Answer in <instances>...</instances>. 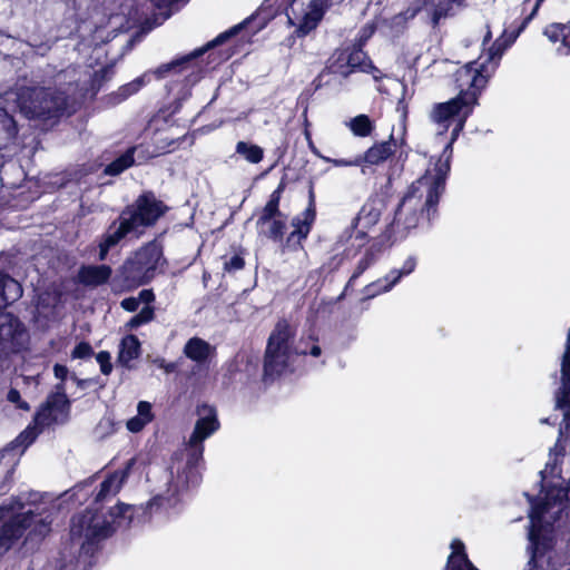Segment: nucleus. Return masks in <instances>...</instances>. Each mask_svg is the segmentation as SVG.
I'll use <instances>...</instances> for the list:
<instances>
[{
	"label": "nucleus",
	"instance_id": "nucleus-1",
	"mask_svg": "<svg viewBox=\"0 0 570 570\" xmlns=\"http://www.w3.org/2000/svg\"><path fill=\"white\" fill-rule=\"evenodd\" d=\"M518 35H507L498 38L487 53L479 60L469 62L455 72V82L459 95L445 102L435 104L430 111V119L439 128L440 134L453 126L451 139L444 148L442 157L436 161L451 158L452 144L462 131L466 119L478 104V97L485 88L488 80L495 72L504 51L515 41Z\"/></svg>",
	"mask_w": 570,
	"mask_h": 570
},
{
	"label": "nucleus",
	"instance_id": "nucleus-2",
	"mask_svg": "<svg viewBox=\"0 0 570 570\" xmlns=\"http://www.w3.org/2000/svg\"><path fill=\"white\" fill-rule=\"evenodd\" d=\"M197 415L198 419L187 443L188 459L173 462L165 472L163 485L150 501V507L157 505L164 509L177 507L189 485L198 482L196 464L203 458V442L219 429V422L216 410L207 404L198 406Z\"/></svg>",
	"mask_w": 570,
	"mask_h": 570
},
{
	"label": "nucleus",
	"instance_id": "nucleus-3",
	"mask_svg": "<svg viewBox=\"0 0 570 570\" xmlns=\"http://www.w3.org/2000/svg\"><path fill=\"white\" fill-rule=\"evenodd\" d=\"M543 492L532 503L530 512L531 528L529 539L533 547L532 561L529 570H539L543 563L544 552L550 548L552 537L549 529L562 519L567 509V490L563 487L561 468L558 463H547L541 471Z\"/></svg>",
	"mask_w": 570,
	"mask_h": 570
},
{
	"label": "nucleus",
	"instance_id": "nucleus-4",
	"mask_svg": "<svg viewBox=\"0 0 570 570\" xmlns=\"http://www.w3.org/2000/svg\"><path fill=\"white\" fill-rule=\"evenodd\" d=\"M450 170L449 156L444 161L435 164L433 169L414 181L401 199L391 224L392 233L395 236L404 237L415 228L423 214L438 204L440 195L444 187L445 177Z\"/></svg>",
	"mask_w": 570,
	"mask_h": 570
},
{
	"label": "nucleus",
	"instance_id": "nucleus-5",
	"mask_svg": "<svg viewBox=\"0 0 570 570\" xmlns=\"http://www.w3.org/2000/svg\"><path fill=\"white\" fill-rule=\"evenodd\" d=\"M135 509L132 505L118 504L108 512V517L91 510L77 514L71 521V538L81 542L82 547L105 539L118 528L129 525Z\"/></svg>",
	"mask_w": 570,
	"mask_h": 570
},
{
	"label": "nucleus",
	"instance_id": "nucleus-6",
	"mask_svg": "<svg viewBox=\"0 0 570 570\" xmlns=\"http://www.w3.org/2000/svg\"><path fill=\"white\" fill-rule=\"evenodd\" d=\"M165 207L151 195L139 197L119 217V225H112L100 243L99 258L104 261L108 250L128 234H140L141 227L153 225L163 214Z\"/></svg>",
	"mask_w": 570,
	"mask_h": 570
},
{
	"label": "nucleus",
	"instance_id": "nucleus-7",
	"mask_svg": "<svg viewBox=\"0 0 570 570\" xmlns=\"http://www.w3.org/2000/svg\"><path fill=\"white\" fill-rule=\"evenodd\" d=\"M48 531V523L33 515L31 508L13 502L0 508V558L27 532L30 537H41Z\"/></svg>",
	"mask_w": 570,
	"mask_h": 570
},
{
	"label": "nucleus",
	"instance_id": "nucleus-8",
	"mask_svg": "<svg viewBox=\"0 0 570 570\" xmlns=\"http://www.w3.org/2000/svg\"><path fill=\"white\" fill-rule=\"evenodd\" d=\"M295 328L287 321H279L272 331L265 352L264 371L273 376L284 373L295 355L307 354L301 344L294 345Z\"/></svg>",
	"mask_w": 570,
	"mask_h": 570
},
{
	"label": "nucleus",
	"instance_id": "nucleus-9",
	"mask_svg": "<svg viewBox=\"0 0 570 570\" xmlns=\"http://www.w3.org/2000/svg\"><path fill=\"white\" fill-rule=\"evenodd\" d=\"M22 295L21 285L0 274V311ZM27 332L21 322L9 313H0V352H16L24 346Z\"/></svg>",
	"mask_w": 570,
	"mask_h": 570
},
{
	"label": "nucleus",
	"instance_id": "nucleus-10",
	"mask_svg": "<svg viewBox=\"0 0 570 570\" xmlns=\"http://www.w3.org/2000/svg\"><path fill=\"white\" fill-rule=\"evenodd\" d=\"M20 110L29 118L53 117L70 107L69 98L50 88H27L18 94Z\"/></svg>",
	"mask_w": 570,
	"mask_h": 570
},
{
	"label": "nucleus",
	"instance_id": "nucleus-11",
	"mask_svg": "<svg viewBox=\"0 0 570 570\" xmlns=\"http://www.w3.org/2000/svg\"><path fill=\"white\" fill-rule=\"evenodd\" d=\"M407 4L404 11L390 19L389 24L393 31H402L420 12L426 23L436 27L441 19L448 17L454 4H461V0H407Z\"/></svg>",
	"mask_w": 570,
	"mask_h": 570
},
{
	"label": "nucleus",
	"instance_id": "nucleus-12",
	"mask_svg": "<svg viewBox=\"0 0 570 570\" xmlns=\"http://www.w3.org/2000/svg\"><path fill=\"white\" fill-rule=\"evenodd\" d=\"M69 402L62 389L57 385V391L52 393L47 403L37 412L35 416V426H28L14 441V445L27 448L33 442L41 428L51 423L62 422L68 414Z\"/></svg>",
	"mask_w": 570,
	"mask_h": 570
},
{
	"label": "nucleus",
	"instance_id": "nucleus-13",
	"mask_svg": "<svg viewBox=\"0 0 570 570\" xmlns=\"http://www.w3.org/2000/svg\"><path fill=\"white\" fill-rule=\"evenodd\" d=\"M163 264V252L158 244L150 243L138 250L122 266L126 278L140 285L154 278L156 271Z\"/></svg>",
	"mask_w": 570,
	"mask_h": 570
},
{
	"label": "nucleus",
	"instance_id": "nucleus-14",
	"mask_svg": "<svg viewBox=\"0 0 570 570\" xmlns=\"http://www.w3.org/2000/svg\"><path fill=\"white\" fill-rule=\"evenodd\" d=\"M281 191L275 190L265 207L262 209L257 220V230L271 239L279 240L283 237L286 226V217L279 212Z\"/></svg>",
	"mask_w": 570,
	"mask_h": 570
},
{
	"label": "nucleus",
	"instance_id": "nucleus-15",
	"mask_svg": "<svg viewBox=\"0 0 570 570\" xmlns=\"http://www.w3.org/2000/svg\"><path fill=\"white\" fill-rule=\"evenodd\" d=\"M294 18L291 20L297 27L299 36H306L322 20L325 7L323 0H294L291 7Z\"/></svg>",
	"mask_w": 570,
	"mask_h": 570
},
{
	"label": "nucleus",
	"instance_id": "nucleus-16",
	"mask_svg": "<svg viewBox=\"0 0 570 570\" xmlns=\"http://www.w3.org/2000/svg\"><path fill=\"white\" fill-rule=\"evenodd\" d=\"M331 70L342 77H347L354 70L360 69L364 72H377V69L367 61L366 55L361 49L352 51H340L331 63Z\"/></svg>",
	"mask_w": 570,
	"mask_h": 570
},
{
	"label": "nucleus",
	"instance_id": "nucleus-17",
	"mask_svg": "<svg viewBox=\"0 0 570 570\" xmlns=\"http://www.w3.org/2000/svg\"><path fill=\"white\" fill-rule=\"evenodd\" d=\"M417 264L415 256H409L402 264L401 268L392 269L383 278H380L364 288L366 298L375 297L382 293L390 292L402 277L414 272Z\"/></svg>",
	"mask_w": 570,
	"mask_h": 570
},
{
	"label": "nucleus",
	"instance_id": "nucleus-18",
	"mask_svg": "<svg viewBox=\"0 0 570 570\" xmlns=\"http://www.w3.org/2000/svg\"><path fill=\"white\" fill-rule=\"evenodd\" d=\"M203 51L204 50H198V51H195L191 56H186L180 59H176L171 62L164 63V65L159 66L155 71H153V73L157 78H163L168 72H170V71L175 70L176 68L180 67L181 65L188 62L190 60V58L202 55ZM150 76H151V72H146V73L141 75L140 77L136 78L135 80H132L131 82L120 87L118 90V95L122 99L128 98L129 96L137 92L140 88H142L147 82H149Z\"/></svg>",
	"mask_w": 570,
	"mask_h": 570
},
{
	"label": "nucleus",
	"instance_id": "nucleus-19",
	"mask_svg": "<svg viewBox=\"0 0 570 570\" xmlns=\"http://www.w3.org/2000/svg\"><path fill=\"white\" fill-rule=\"evenodd\" d=\"M395 151V142L393 140L381 141L370 147L363 155H358L361 166L381 165L386 161Z\"/></svg>",
	"mask_w": 570,
	"mask_h": 570
},
{
	"label": "nucleus",
	"instance_id": "nucleus-20",
	"mask_svg": "<svg viewBox=\"0 0 570 570\" xmlns=\"http://www.w3.org/2000/svg\"><path fill=\"white\" fill-rule=\"evenodd\" d=\"M314 220L315 209L312 206L306 208L302 214L297 215L292 222L294 230L287 238V245H289L292 242H296L297 245H299L302 239H305L309 234Z\"/></svg>",
	"mask_w": 570,
	"mask_h": 570
},
{
	"label": "nucleus",
	"instance_id": "nucleus-21",
	"mask_svg": "<svg viewBox=\"0 0 570 570\" xmlns=\"http://www.w3.org/2000/svg\"><path fill=\"white\" fill-rule=\"evenodd\" d=\"M451 550L445 570H479L469 560L465 546L461 540L454 539L451 542Z\"/></svg>",
	"mask_w": 570,
	"mask_h": 570
},
{
	"label": "nucleus",
	"instance_id": "nucleus-22",
	"mask_svg": "<svg viewBox=\"0 0 570 570\" xmlns=\"http://www.w3.org/2000/svg\"><path fill=\"white\" fill-rule=\"evenodd\" d=\"M214 351L213 346L199 337L190 338L184 347V354L197 363L206 362L214 354Z\"/></svg>",
	"mask_w": 570,
	"mask_h": 570
},
{
	"label": "nucleus",
	"instance_id": "nucleus-23",
	"mask_svg": "<svg viewBox=\"0 0 570 570\" xmlns=\"http://www.w3.org/2000/svg\"><path fill=\"white\" fill-rule=\"evenodd\" d=\"M154 420L153 406L147 401H140L137 404V414L126 423L128 431L138 433Z\"/></svg>",
	"mask_w": 570,
	"mask_h": 570
},
{
	"label": "nucleus",
	"instance_id": "nucleus-24",
	"mask_svg": "<svg viewBox=\"0 0 570 570\" xmlns=\"http://www.w3.org/2000/svg\"><path fill=\"white\" fill-rule=\"evenodd\" d=\"M110 275L111 268L109 266H86L81 268L79 278L86 285L98 286L106 283Z\"/></svg>",
	"mask_w": 570,
	"mask_h": 570
},
{
	"label": "nucleus",
	"instance_id": "nucleus-25",
	"mask_svg": "<svg viewBox=\"0 0 570 570\" xmlns=\"http://www.w3.org/2000/svg\"><path fill=\"white\" fill-rule=\"evenodd\" d=\"M140 354V342L135 335L125 336L119 346L118 362L125 366H130V362Z\"/></svg>",
	"mask_w": 570,
	"mask_h": 570
},
{
	"label": "nucleus",
	"instance_id": "nucleus-26",
	"mask_svg": "<svg viewBox=\"0 0 570 570\" xmlns=\"http://www.w3.org/2000/svg\"><path fill=\"white\" fill-rule=\"evenodd\" d=\"M544 35L551 42L561 41L563 47L570 48V24L551 23L544 29Z\"/></svg>",
	"mask_w": 570,
	"mask_h": 570
},
{
	"label": "nucleus",
	"instance_id": "nucleus-27",
	"mask_svg": "<svg viewBox=\"0 0 570 570\" xmlns=\"http://www.w3.org/2000/svg\"><path fill=\"white\" fill-rule=\"evenodd\" d=\"M346 126L357 137H367L372 134L374 125L366 115H358L346 122Z\"/></svg>",
	"mask_w": 570,
	"mask_h": 570
},
{
	"label": "nucleus",
	"instance_id": "nucleus-28",
	"mask_svg": "<svg viewBox=\"0 0 570 570\" xmlns=\"http://www.w3.org/2000/svg\"><path fill=\"white\" fill-rule=\"evenodd\" d=\"M381 217L380 209L374 204H365L356 218V224L361 228H371Z\"/></svg>",
	"mask_w": 570,
	"mask_h": 570
},
{
	"label": "nucleus",
	"instance_id": "nucleus-29",
	"mask_svg": "<svg viewBox=\"0 0 570 570\" xmlns=\"http://www.w3.org/2000/svg\"><path fill=\"white\" fill-rule=\"evenodd\" d=\"M236 153L250 164H258L264 156V150L257 146L246 141H238Z\"/></svg>",
	"mask_w": 570,
	"mask_h": 570
},
{
	"label": "nucleus",
	"instance_id": "nucleus-30",
	"mask_svg": "<svg viewBox=\"0 0 570 570\" xmlns=\"http://www.w3.org/2000/svg\"><path fill=\"white\" fill-rule=\"evenodd\" d=\"M124 481V474L114 473L108 479H106L101 485L100 490L97 494V500H102L109 494H115L121 488Z\"/></svg>",
	"mask_w": 570,
	"mask_h": 570
},
{
	"label": "nucleus",
	"instance_id": "nucleus-31",
	"mask_svg": "<svg viewBox=\"0 0 570 570\" xmlns=\"http://www.w3.org/2000/svg\"><path fill=\"white\" fill-rule=\"evenodd\" d=\"M134 150H128L124 155H121L119 158L114 160L111 164H109L105 173L108 175H118L122 173L125 169L130 167L134 164Z\"/></svg>",
	"mask_w": 570,
	"mask_h": 570
},
{
	"label": "nucleus",
	"instance_id": "nucleus-32",
	"mask_svg": "<svg viewBox=\"0 0 570 570\" xmlns=\"http://www.w3.org/2000/svg\"><path fill=\"white\" fill-rule=\"evenodd\" d=\"M154 317V308L150 306L144 307L137 315L131 317L127 326L129 328H136L142 324L150 322Z\"/></svg>",
	"mask_w": 570,
	"mask_h": 570
},
{
	"label": "nucleus",
	"instance_id": "nucleus-33",
	"mask_svg": "<svg viewBox=\"0 0 570 570\" xmlns=\"http://www.w3.org/2000/svg\"><path fill=\"white\" fill-rule=\"evenodd\" d=\"M321 159H323L326 163L332 164L335 167H362L361 166V159L358 156L351 158V159H343V158H330L326 156H320Z\"/></svg>",
	"mask_w": 570,
	"mask_h": 570
},
{
	"label": "nucleus",
	"instance_id": "nucleus-34",
	"mask_svg": "<svg viewBox=\"0 0 570 570\" xmlns=\"http://www.w3.org/2000/svg\"><path fill=\"white\" fill-rule=\"evenodd\" d=\"M110 354L108 352H99L96 356V360L98 362V364L100 365V371L105 374V375H108L110 374L111 370H112V365H111V362H110Z\"/></svg>",
	"mask_w": 570,
	"mask_h": 570
},
{
	"label": "nucleus",
	"instance_id": "nucleus-35",
	"mask_svg": "<svg viewBox=\"0 0 570 570\" xmlns=\"http://www.w3.org/2000/svg\"><path fill=\"white\" fill-rule=\"evenodd\" d=\"M243 267H244V259L238 255H234L233 257H230L228 261L225 262V269L227 272L239 271Z\"/></svg>",
	"mask_w": 570,
	"mask_h": 570
},
{
	"label": "nucleus",
	"instance_id": "nucleus-36",
	"mask_svg": "<svg viewBox=\"0 0 570 570\" xmlns=\"http://www.w3.org/2000/svg\"><path fill=\"white\" fill-rule=\"evenodd\" d=\"M543 0H535L534 1V4L532 7V10H531V13L524 19V21L522 22L521 27L519 28V30L517 32H507L504 31L502 36L507 35L508 37L510 35H520V32L522 31V29L525 27V24L534 17V14L537 13L540 4L542 3Z\"/></svg>",
	"mask_w": 570,
	"mask_h": 570
},
{
	"label": "nucleus",
	"instance_id": "nucleus-37",
	"mask_svg": "<svg viewBox=\"0 0 570 570\" xmlns=\"http://www.w3.org/2000/svg\"><path fill=\"white\" fill-rule=\"evenodd\" d=\"M0 124L7 131H12L14 129L13 118L3 109H0Z\"/></svg>",
	"mask_w": 570,
	"mask_h": 570
},
{
	"label": "nucleus",
	"instance_id": "nucleus-38",
	"mask_svg": "<svg viewBox=\"0 0 570 570\" xmlns=\"http://www.w3.org/2000/svg\"><path fill=\"white\" fill-rule=\"evenodd\" d=\"M91 352H92V350L89 344L80 343L75 347V350L72 352V356L76 358H83V357L89 356L91 354Z\"/></svg>",
	"mask_w": 570,
	"mask_h": 570
},
{
	"label": "nucleus",
	"instance_id": "nucleus-39",
	"mask_svg": "<svg viewBox=\"0 0 570 570\" xmlns=\"http://www.w3.org/2000/svg\"><path fill=\"white\" fill-rule=\"evenodd\" d=\"M8 401L17 404L20 409L29 410V405L21 400L20 393L17 390H10L8 393Z\"/></svg>",
	"mask_w": 570,
	"mask_h": 570
},
{
	"label": "nucleus",
	"instance_id": "nucleus-40",
	"mask_svg": "<svg viewBox=\"0 0 570 570\" xmlns=\"http://www.w3.org/2000/svg\"><path fill=\"white\" fill-rule=\"evenodd\" d=\"M238 29H240V26L234 27L230 30L219 35L214 41L208 43V47H213L224 42L227 38L234 36L238 31Z\"/></svg>",
	"mask_w": 570,
	"mask_h": 570
},
{
	"label": "nucleus",
	"instance_id": "nucleus-41",
	"mask_svg": "<svg viewBox=\"0 0 570 570\" xmlns=\"http://www.w3.org/2000/svg\"><path fill=\"white\" fill-rule=\"evenodd\" d=\"M120 305L128 312H135L139 306V299L137 297H128L122 299Z\"/></svg>",
	"mask_w": 570,
	"mask_h": 570
},
{
	"label": "nucleus",
	"instance_id": "nucleus-42",
	"mask_svg": "<svg viewBox=\"0 0 570 570\" xmlns=\"http://www.w3.org/2000/svg\"><path fill=\"white\" fill-rule=\"evenodd\" d=\"M53 372L55 376L61 381H63L68 375V368L59 364L55 365Z\"/></svg>",
	"mask_w": 570,
	"mask_h": 570
},
{
	"label": "nucleus",
	"instance_id": "nucleus-43",
	"mask_svg": "<svg viewBox=\"0 0 570 570\" xmlns=\"http://www.w3.org/2000/svg\"><path fill=\"white\" fill-rule=\"evenodd\" d=\"M140 302L150 303L154 301L155 296L151 291L144 289L139 293V296L137 297Z\"/></svg>",
	"mask_w": 570,
	"mask_h": 570
},
{
	"label": "nucleus",
	"instance_id": "nucleus-44",
	"mask_svg": "<svg viewBox=\"0 0 570 570\" xmlns=\"http://www.w3.org/2000/svg\"><path fill=\"white\" fill-rule=\"evenodd\" d=\"M154 362L158 367L164 368L167 373L174 371V364H167L163 358H156Z\"/></svg>",
	"mask_w": 570,
	"mask_h": 570
},
{
	"label": "nucleus",
	"instance_id": "nucleus-45",
	"mask_svg": "<svg viewBox=\"0 0 570 570\" xmlns=\"http://www.w3.org/2000/svg\"><path fill=\"white\" fill-rule=\"evenodd\" d=\"M368 264H370V262L367 259L361 261V263H360V265L357 267V271L354 273L353 277H356L360 274H362L366 269Z\"/></svg>",
	"mask_w": 570,
	"mask_h": 570
},
{
	"label": "nucleus",
	"instance_id": "nucleus-46",
	"mask_svg": "<svg viewBox=\"0 0 570 570\" xmlns=\"http://www.w3.org/2000/svg\"><path fill=\"white\" fill-rule=\"evenodd\" d=\"M311 355H313L314 357H318L322 353L321 351V347L316 344H313L309 352H308Z\"/></svg>",
	"mask_w": 570,
	"mask_h": 570
},
{
	"label": "nucleus",
	"instance_id": "nucleus-47",
	"mask_svg": "<svg viewBox=\"0 0 570 570\" xmlns=\"http://www.w3.org/2000/svg\"><path fill=\"white\" fill-rule=\"evenodd\" d=\"M343 0H323L325 9L332 6L340 4Z\"/></svg>",
	"mask_w": 570,
	"mask_h": 570
}]
</instances>
